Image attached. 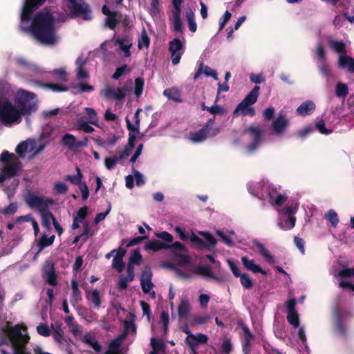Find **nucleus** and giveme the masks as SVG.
<instances>
[{
    "instance_id": "obj_1",
    "label": "nucleus",
    "mask_w": 354,
    "mask_h": 354,
    "mask_svg": "<svg viewBox=\"0 0 354 354\" xmlns=\"http://www.w3.org/2000/svg\"><path fill=\"white\" fill-rule=\"evenodd\" d=\"M53 8L46 7L38 12L32 18L30 27H21L26 32H29L39 43L52 46L58 41L55 29V17Z\"/></svg>"
},
{
    "instance_id": "obj_2",
    "label": "nucleus",
    "mask_w": 354,
    "mask_h": 354,
    "mask_svg": "<svg viewBox=\"0 0 354 354\" xmlns=\"http://www.w3.org/2000/svg\"><path fill=\"white\" fill-rule=\"evenodd\" d=\"M26 204L32 209H36L40 216L41 225L48 231L50 230V221L52 223L56 219L53 214L50 211L49 207L55 204V201L50 198H43L30 193L26 197Z\"/></svg>"
},
{
    "instance_id": "obj_3",
    "label": "nucleus",
    "mask_w": 354,
    "mask_h": 354,
    "mask_svg": "<svg viewBox=\"0 0 354 354\" xmlns=\"http://www.w3.org/2000/svg\"><path fill=\"white\" fill-rule=\"evenodd\" d=\"M15 103L21 118L31 115L38 109L36 94L24 89H19L17 92Z\"/></svg>"
},
{
    "instance_id": "obj_4",
    "label": "nucleus",
    "mask_w": 354,
    "mask_h": 354,
    "mask_svg": "<svg viewBox=\"0 0 354 354\" xmlns=\"http://www.w3.org/2000/svg\"><path fill=\"white\" fill-rule=\"evenodd\" d=\"M17 107L8 97H0V122L6 127H11L21 121Z\"/></svg>"
},
{
    "instance_id": "obj_5",
    "label": "nucleus",
    "mask_w": 354,
    "mask_h": 354,
    "mask_svg": "<svg viewBox=\"0 0 354 354\" xmlns=\"http://www.w3.org/2000/svg\"><path fill=\"white\" fill-rule=\"evenodd\" d=\"M0 171L8 178L19 175L22 163L19 157L8 151H3L0 155Z\"/></svg>"
},
{
    "instance_id": "obj_6",
    "label": "nucleus",
    "mask_w": 354,
    "mask_h": 354,
    "mask_svg": "<svg viewBox=\"0 0 354 354\" xmlns=\"http://www.w3.org/2000/svg\"><path fill=\"white\" fill-rule=\"evenodd\" d=\"M26 333H23L20 325L17 324L9 330L8 336L12 344L14 354H31L27 351V344L30 337L27 334V328L24 327Z\"/></svg>"
},
{
    "instance_id": "obj_7",
    "label": "nucleus",
    "mask_w": 354,
    "mask_h": 354,
    "mask_svg": "<svg viewBox=\"0 0 354 354\" xmlns=\"http://www.w3.org/2000/svg\"><path fill=\"white\" fill-rule=\"evenodd\" d=\"M260 87L255 86L252 91L245 97L241 102H240L233 112V116L237 117L239 113L241 112L243 116L249 115L253 117L255 115V110L252 105L255 104L259 95Z\"/></svg>"
},
{
    "instance_id": "obj_8",
    "label": "nucleus",
    "mask_w": 354,
    "mask_h": 354,
    "mask_svg": "<svg viewBox=\"0 0 354 354\" xmlns=\"http://www.w3.org/2000/svg\"><path fill=\"white\" fill-rule=\"evenodd\" d=\"M156 237L163 240L165 242L157 239L150 241L145 244V250H152L153 252L160 251L161 250H167L169 248V243H172L174 240L173 236L166 231L156 233Z\"/></svg>"
},
{
    "instance_id": "obj_9",
    "label": "nucleus",
    "mask_w": 354,
    "mask_h": 354,
    "mask_svg": "<svg viewBox=\"0 0 354 354\" xmlns=\"http://www.w3.org/2000/svg\"><path fill=\"white\" fill-rule=\"evenodd\" d=\"M244 133L248 134L252 140V142L247 146V151L252 153L263 141V132L259 126L251 124L244 130Z\"/></svg>"
},
{
    "instance_id": "obj_10",
    "label": "nucleus",
    "mask_w": 354,
    "mask_h": 354,
    "mask_svg": "<svg viewBox=\"0 0 354 354\" xmlns=\"http://www.w3.org/2000/svg\"><path fill=\"white\" fill-rule=\"evenodd\" d=\"M64 3H66L67 7L71 10L72 15H82V18L85 20H90L92 18L91 11L88 9V5L83 6L79 3L76 0H62Z\"/></svg>"
},
{
    "instance_id": "obj_11",
    "label": "nucleus",
    "mask_w": 354,
    "mask_h": 354,
    "mask_svg": "<svg viewBox=\"0 0 354 354\" xmlns=\"http://www.w3.org/2000/svg\"><path fill=\"white\" fill-rule=\"evenodd\" d=\"M46 0H25L21 13V20L28 21L31 19V16L35 10L39 6L43 5Z\"/></svg>"
},
{
    "instance_id": "obj_12",
    "label": "nucleus",
    "mask_w": 354,
    "mask_h": 354,
    "mask_svg": "<svg viewBox=\"0 0 354 354\" xmlns=\"http://www.w3.org/2000/svg\"><path fill=\"white\" fill-rule=\"evenodd\" d=\"M289 125V120L287 118L286 115L281 111L277 115V117L273 120L270 129L274 134L280 136L286 131Z\"/></svg>"
},
{
    "instance_id": "obj_13",
    "label": "nucleus",
    "mask_w": 354,
    "mask_h": 354,
    "mask_svg": "<svg viewBox=\"0 0 354 354\" xmlns=\"http://www.w3.org/2000/svg\"><path fill=\"white\" fill-rule=\"evenodd\" d=\"M88 137H84L82 140L77 141L75 136L70 133L65 134L62 139V144L67 147L70 150H75L88 146Z\"/></svg>"
},
{
    "instance_id": "obj_14",
    "label": "nucleus",
    "mask_w": 354,
    "mask_h": 354,
    "mask_svg": "<svg viewBox=\"0 0 354 354\" xmlns=\"http://www.w3.org/2000/svg\"><path fill=\"white\" fill-rule=\"evenodd\" d=\"M183 43L179 39H174L169 42V50L171 53L172 64L176 65L180 62L183 52Z\"/></svg>"
},
{
    "instance_id": "obj_15",
    "label": "nucleus",
    "mask_w": 354,
    "mask_h": 354,
    "mask_svg": "<svg viewBox=\"0 0 354 354\" xmlns=\"http://www.w3.org/2000/svg\"><path fill=\"white\" fill-rule=\"evenodd\" d=\"M333 330L338 335L344 339H346L347 326L344 323L340 312L337 308L335 309L333 317Z\"/></svg>"
},
{
    "instance_id": "obj_16",
    "label": "nucleus",
    "mask_w": 354,
    "mask_h": 354,
    "mask_svg": "<svg viewBox=\"0 0 354 354\" xmlns=\"http://www.w3.org/2000/svg\"><path fill=\"white\" fill-rule=\"evenodd\" d=\"M151 279L152 273L151 269L149 266H145L140 277V285L145 293H149L153 288V284L151 282Z\"/></svg>"
},
{
    "instance_id": "obj_17",
    "label": "nucleus",
    "mask_w": 354,
    "mask_h": 354,
    "mask_svg": "<svg viewBox=\"0 0 354 354\" xmlns=\"http://www.w3.org/2000/svg\"><path fill=\"white\" fill-rule=\"evenodd\" d=\"M128 91L129 88L126 86L117 88L108 86L103 91V95L106 98L121 100L126 96Z\"/></svg>"
},
{
    "instance_id": "obj_18",
    "label": "nucleus",
    "mask_w": 354,
    "mask_h": 354,
    "mask_svg": "<svg viewBox=\"0 0 354 354\" xmlns=\"http://www.w3.org/2000/svg\"><path fill=\"white\" fill-rule=\"evenodd\" d=\"M36 142L33 139H27L21 142L16 147L15 151L19 157L24 158L27 152L31 153L35 149Z\"/></svg>"
},
{
    "instance_id": "obj_19",
    "label": "nucleus",
    "mask_w": 354,
    "mask_h": 354,
    "mask_svg": "<svg viewBox=\"0 0 354 354\" xmlns=\"http://www.w3.org/2000/svg\"><path fill=\"white\" fill-rule=\"evenodd\" d=\"M86 299L91 303V307L93 308L98 309L100 308L102 304V297L99 290H86Z\"/></svg>"
},
{
    "instance_id": "obj_20",
    "label": "nucleus",
    "mask_w": 354,
    "mask_h": 354,
    "mask_svg": "<svg viewBox=\"0 0 354 354\" xmlns=\"http://www.w3.org/2000/svg\"><path fill=\"white\" fill-rule=\"evenodd\" d=\"M268 195L269 197V202L272 205L277 206H281L288 199L286 196L278 194L276 188L274 187H269Z\"/></svg>"
},
{
    "instance_id": "obj_21",
    "label": "nucleus",
    "mask_w": 354,
    "mask_h": 354,
    "mask_svg": "<svg viewBox=\"0 0 354 354\" xmlns=\"http://www.w3.org/2000/svg\"><path fill=\"white\" fill-rule=\"evenodd\" d=\"M241 259L244 268L247 270L251 271L254 274L261 273L263 275L267 274V272L263 270L259 265L256 264L254 259H249L247 257H242Z\"/></svg>"
},
{
    "instance_id": "obj_22",
    "label": "nucleus",
    "mask_w": 354,
    "mask_h": 354,
    "mask_svg": "<svg viewBox=\"0 0 354 354\" xmlns=\"http://www.w3.org/2000/svg\"><path fill=\"white\" fill-rule=\"evenodd\" d=\"M315 109V104L313 101L308 100L301 103L297 109V113L301 116L310 115Z\"/></svg>"
},
{
    "instance_id": "obj_23",
    "label": "nucleus",
    "mask_w": 354,
    "mask_h": 354,
    "mask_svg": "<svg viewBox=\"0 0 354 354\" xmlns=\"http://www.w3.org/2000/svg\"><path fill=\"white\" fill-rule=\"evenodd\" d=\"M338 66L340 68H346L348 72L354 73V58L345 55H341L338 59Z\"/></svg>"
},
{
    "instance_id": "obj_24",
    "label": "nucleus",
    "mask_w": 354,
    "mask_h": 354,
    "mask_svg": "<svg viewBox=\"0 0 354 354\" xmlns=\"http://www.w3.org/2000/svg\"><path fill=\"white\" fill-rule=\"evenodd\" d=\"M189 310L190 305L189 300L187 298L182 299L178 307V315L179 318H186L189 313Z\"/></svg>"
},
{
    "instance_id": "obj_25",
    "label": "nucleus",
    "mask_w": 354,
    "mask_h": 354,
    "mask_svg": "<svg viewBox=\"0 0 354 354\" xmlns=\"http://www.w3.org/2000/svg\"><path fill=\"white\" fill-rule=\"evenodd\" d=\"M174 253L175 257L178 256V254L180 253H187V249L186 247L180 242L176 241L173 243H169V248Z\"/></svg>"
},
{
    "instance_id": "obj_26",
    "label": "nucleus",
    "mask_w": 354,
    "mask_h": 354,
    "mask_svg": "<svg viewBox=\"0 0 354 354\" xmlns=\"http://www.w3.org/2000/svg\"><path fill=\"white\" fill-rule=\"evenodd\" d=\"M208 132L201 128L199 131L190 133V138L194 142H201L207 138Z\"/></svg>"
},
{
    "instance_id": "obj_27",
    "label": "nucleus",
    "mask_w": 354,
    "mask_h": 354,
    "mask_svg": "<svg viewBox=\"0 0 354 354\" xmlns=\"http://www.w3.org/2000/svg\"><path fill=\"white\" fill-rule=\"evenodd\" d=\"M55 239V235H52L50 237H48L46 234H44L39 241L38 242V247L39 248V250L42 251L45 248L51 245Z\"/></svg>"
},
{
    "instance_id": "obj_28",
    "label": "nucleus",
    "mask_w": 354,
    "mask_h": 354,
    "mask_svg": "<svg viewBox=\"0 0 354 354\" xmlns=\"http://www.w3.org/2000/svg\"><path fill=\"white\" fill-rule=\"evenodd\" d=\"M324 218L330 223L333 227H336L339 223V218L337 212L330 209L324 215Z\"/></svg>"
},
{
    "instance_id": "obj_29",
    "label": "nucleus",
    "mask_w": 354,
    "mask_h": 354,
    "mask_svg": "<svg viewBox=\"0 0 354 354\" xmlns=\"http://www.w3.org/2000/svg\"><path fill=\"white\" fill-rule=\"evenodd\" d=\"M83 175L81 173L80 169L77 167V174L75 175H67L65 176V180L70 181L72 184L76 185H80L82 184V180Z\"/></svg>"
},
{
    "instance_id": "obj_30",
    "label": "nucleus",
    "mask_w": 354,
    "mask_h": 354,
    "mask_svg": "<svg viewBox=\"0 0 354 354\" xmlns=\"http://www.w3.org/2000/svg\"><path fill=\"white\" fill-rule=\"evenodd\" d=\"M254 244L259 249V252L266 259L267 261L271 262L273 261V257L270 254L268 250L261 243L257 241H254Z\"/></svg>"
},
{
    "instance_id": "obj_31",
    "label": "nucleus",
    "mask_w": 354,
    "mask_h": 354,
    "mask_svg": "<svg viewBox=\"0 0 354 354\" xmlns=\"http://www.w3.org/2000/svg\"><path fill=\"white\" fill-rule=\"evenodd\" d=\"M348 94V86L342 82H338L335 88V95L338 97H346Z\"/></svg>"
},
{
    "instance_id": "obj_32",
    "label": "nucleus",
    "mask_w": 354,
    "mask_h": 354,
    "mask_svg": "<svg viewBox=\"0 0 354 354\" xmlns=\"http://www.w3.org/2000/svg\"><path fill=\"white\" fill-rule=\"evenodd\" d=\"M56 272L54 263L51 260L45 261L41 268L42 277H45L47 274Z\"/></svg>"
},
{
    "instance_id": "obj_33",
    "label": "nucleus",
    "mask_w": 354,
    "mask_h": 354,
    "mask_svg": "<svg viewBox=\"0 0 354 354\" xmlns=\"http://www.w3.org/2000/svg\"><path fill=\"white\" fill-rule=\"evenodd\" d=\"M205 239L206 240V245L205 248H207L208 249H211L212 248H214L215 245L217 243L216 239L214 237V236L209 232H203L200 233Z\"/></svg>"
},
{
    "instance_id": "obj_34",
    "label": "nucleus",
    "mask_w": 354,
    "mask_h": 354,
    "mask_svg": "<svg viewBox=\"0 0 354 354\" xmlns=\"http://www.w3.org/2000/svg\"><path fill=\"white\" fill-rule=\"evenodd\" d=\"M186 18L189 30L192 32H195L197 30V24L195 21V15L194 12L192 10L186 12Z\"/></svg>"
},
{
    "instance_id": "obj_35",
    "label": "nucleus",
    "mask_w": 354,
    "mask_h": 354,
    "mask_svg": "<svg viewBox=\"0 0 354 354\" xmlns=\"http://www.w3.org/2000/svg\"><path fill=\"white\" fill-rule=\"evenodd\" d=\"M331 48L338 53L346 54V45L342 41L329 40Z\"/></svg>"
},
{
    "instance_id": "obj_36",
    "label": "nucleus",
    "mask_w": 354,
    "mask_h": 354,
    "mask_svg": "<svg viewBox=\"0 0 354 354\" xmlns=\"http://www.w3.org/2000/svg\"><path fill=\"white\" fill-rule=\"evenodd\" d=\"M194 272L198 274L203 275L211 279L215 278L212 271V269L209 266H198L196 268Z\"/></svg>"
},
{
    "instance_id": "obj_37",
    "label": "nucleus",
    "mask_w": 354,
    "mask_h": 354,
    "mask_svg": "<svg viewBox=\"0 0 354 354\" xmlns=\"http://www.w3.org/2000/svg\"><path fill=\"white\" fill-rule=\"evenodd\" d=\"M15 63L20 67L24 69L34 70L35 66L29 62L25 57H18L15 59Z\"/></svg>"
},
{
    "instance_id": "obj_38",
    "label": "nucleus",
    "mask_w": 354,
    "mask_h": 354,
    "mask_svg": "<svg viewBox=\"0 0 354 354\" xmlns=\"http://www.w3.org/2000/svg\"><path fill=\"white\" fill-rule=\"evenodd\" d=\"M240 283L241 286L247 290H250L253 287V281L247 273H243L240 276Z\"/></svg>"
},
{
    "instance_id": "obj_39",
    "label": "nucleus",
    "mask_w": 354,
    "mask_h": 354,
    "mask_svg": "<svg viewBox=\"0 0 354 354\" xmlns=\"http://www.w3.org/2000/svg\"><path fill=\"white\" fill-rule=\"evenodd\" d=\"M84 110L85 113L87 114L90 119L89 123L96 127H99L98 118L97 116V112L95 111V110L90 107H86Z\"/></svg>"
},
{
    "instance_id": "obj_40",
    "label": "nucleus",
    "mask_w": 354,
    "mask_h": 354,
    "mask_svg": "<svg viewBox=\"0 0 354 354\" xmlns=\"http://www.w3.org/2000/svg\"><path fill=\"white\" fill-rule=\"evenodd\" d=\"M173 30L176 32L183 33V23L180 19V13H173Z\"/></svg>"
},
{
    "instance_id": "obj_41",
    "label": "nucleus",
    "mask_w": 354,
    "mask_h": 354,
    "mask_svg": "<svg viewBox=\"0 0 354 354\" xmlns=\"http://www.w3.org/2000/svg\"><path fill=\"white\" fill-rule=\"evenodd\" d=\"M150 45V39L145 30H143L140 37L138 38V47L142 49V47L148 48Z\"/></svg>"
},
{
    "instance_id": "obj_42",
    "label": "nucleus",
    "mask_w": 354,
    "mask_h": 354,
    "mask_svg": "<svg viewBox=\"0 0 354 354\" xmlns=\"http://www.w3.org/2000/svg\"><path fill=\"white\" fill-rule=\"evenodd\" d=\"M142 262V256L141 255L140 250L138 249H136L133 251V252L131 254L129 260V263L136 265V266H140Z\"/></svg>"
},
{
    "instance_id": "obj_43",
    "label": "nucleus",
    "mask_w": 354,
    "mask_h": 354,
    "mask_svg": "<svg viewBox=\"0 0 354 354\" xmlns=\"http://www.w3.org/2000/svg\"><path fill=\"white\" fill-rule=\"evenodd\" d=\"M145 80L142 77H137L135 80L134 94L137 97H140L143 92Z\"/></svg>"
},
{
    "instance_id": "obj_44",
    "label": "nucleus",
    "mask_w": 354,
    "mask_h": 354,
    "mask_svg": "<svg viewBox=\"0 0 354 354\" xmlns=\"http://www.w3.org/2000/svg\"><path fill=\"white\" fill-rule=\"evenodd\" d=\"M287 320L288 323L294 328H297L299 326V318L297 312H292L287 313Z\"/></svg>"
},
{
    "instance_id": "obj_45",
    "label": "nucleus",
    "mask_w": 354,
    "mask_h": 354,
    "mask_svg": "<svg viewBox=\"0 0 354 354\" xmlns=\"http://www.w3.org/2000/svg\"><path fill=\"white\" fill-rule=\"evenodd\" d=\"M216 234L226 245L232 247L234 245L233 240L223 231L216 230Z\"/></svg>"
},
{
    "instance_id": "obj_46",
    "label": "nucleus",
    "mask_w": 354,
    "mask_h": 354,
    "mask_svg": "<svg viewBox=\"0 0 354 354\" xmlns=\"http://www.w3.org/2000/svg\"><path fill=\"white\" fill-rule=\"evenodd\" d=\"M11 91V86L7 82L0 80V97H7Z\"/></svg>"
},
{
    "instance_id": "obj_47",
    "label": "nucleus",
    "mask_w": 354,
    "mask_h": 354,
    "mask_svg": "<svg viewBox=\"0 0 354 354\" xmlns=\"http://www.w3.org/2000/svg\"><path fill=\"white\" fill-rule=\"evenodd\" d=\"M295 222H296L295 217L293 216H289L288 217L287 220L286 221L285 225L281 223H279L278 225L283 230H290L295 227Z\"/></svg>"
},
{
    "instance_id": "obj_48",
    "label": "nucleus",
    "mask_w": 354,
    "mask_h": 354,
    "mask_svg": "<svg viewBox=\"0 0 354 354\" xmlns=\"http://www.w3.org/2000/svg\"><path fill=\"white\" fill-rule=\"evenodd\" d=\"M44 86L54 92H63L68 90V86L61 84L47 83L44 84Z\"/></svg>"
},
{
    "instance_id": "obj_49",
    "label": "nucleus",
    "mask_w": 354,
    "mask_h": 354,
    "mask_svg": "<svg viewBox=\"0 0 354 354\" xmlns=\"http://www.w3.org/2000/svg\"><path fill=\"white\" fill-rule=\"evenodd\" d=\"M73 88L76 89L77 91L80 93L84 92H89L94 90V87L91 85H88L86 82H80L75 86H73Z\"/></svg>"
},
{
    "instance_id": "obj_50",
    "label": "nucleus",
    "mask_w": 354,
    "mask_h": 354,
    "mask_svg": "<svg viewBox=\"0 0 354 354\" xmlns=\"http://www.w3.org/2000/svg\"><path fill=\"white\" fill-rule=\"evenodd\" d=\"M124 263L122 259L119 257H114L112 261V268L115 269L118 272H122L124 269Z\"/></svg>"
},
{
    "instance_id": "obj_51",
    "label": "nucleus",
    "mask_w": 354,
    "mask_h": 354,
    "mask_svg": "<svg viewBox=\"0 0 354 354\" xmlns=\"http://www.w3.org/2000/svg\"><path fill=\"white\" fill-rule=\"evenodd\" d=\"M189 240L193 243V245H194L196 247L198 248H205V246L206 245L205 241H204L202 239L198 237L194 233H192Z\"/></svg>"
},
{
    "instance_id": "obj_52",
    "label": "nucleus",
    "mask_w": 354,
    "mask_h": 354,
    "mask_svg": "<svg viewBox=\"0 0 354 354\" xmlns=\"http://www.w3.org/2000/svg\"><path fill=\"white\" fill-rule=\"evenodd\" d=\"M209 319H210V317L207 315H204V316H196L192 319V320L190 323V325L192 326H195L197 325H203V324H206L209 321Z\"/></svg>"
},
{
    "instance_id": "obj_53",
    "label": "nucleus",
    "mask_w": 354,
    "mask_h": 354,
    "mask_svg": "<svg viewBox=\"0 0 354 354\" xmlns=\"http://www.w3.org/2000/svg\"><path fill=\"white\" fill-rule=\"evenodd\" d=\"M117 15L118 13L115 12L106 18V25L111 30H114L116 28L118 24Z\"/></svg>"
},
{
    "instance_id": "obj_54",
    "label": "nucleus",
    "mask_w": 354,
    "mask_h": 354,
    "mask_svg": "<svg viewBox=\"0 0 354 354\" xmlns=\"http://www.w3.org/2000/svg\"><path fill=\"white\" fill-rule=\"evenodd\" d=\"M151 345L153 347V351L155 353L158 351H163L165 348V344L162 340L154 337L151 339Z\"/></svg>"
},
{
    "instance_id": "obj_55",
    "label": "nucleus",
    "mask_w": 354,
    "mask_h": 354,
    "mask_svg": "<svg viewBox=\"0 0 354 354\" xmlns=\"http://www.w3.org/2000/svg\"><path fill=\"white\" fill-rule=\"evenodd\" d=\"M122 42L123 41L120 39H115V44H118L120 49L124 52V56L129 57L131 55L130 48L132 46V44L123 45Z\"/></svg>"
},
{
    "instance_id": "obj_56",
    "label": "nucleus",
    "mask_w": 354,
    "mask_h": 354,
    "mask_svg": "<svg viewBox=\"0 0 354 354\" xmlns=\"http://www.w3.org/2000/svg\"><path fill=\"white\" fill-rule=\"evenodd\" d=\"M19 185V180H14L11 183L10 186H6L3 189L4 192L7 193L8 198L11 199V198L15 194V190Z\"/></svg>"
},
{
    "instance_id": "obj_57",
    "label": "nucleus",
    "mask_w": 354,
    "mask_h": 354,
    "mask_svg": "<svg viewBox=\"0 0 354 354\" xmlns=\"http://www.w3.org/2000/svg\"><path fill=\"white\" fill-rule=\"evenodd\" d=\"M315 127L322 134L328 135L333 132L332 129L326 128L325 122L323 119H321L316 123Z\"/></svg>"
},
{
    "instance_id": "obj_58",
    "label": "nucleus",
    "mask_w": 354,
    "mask_h": 354,
    "mask_svg": "<svg viewBox=\"0 0 354 354\" xmlns=\"http://www.w3.org/2000/svg\"><path fill=\"white\" fill-rule=\"evenodd\" d=\"M133 279H129L127 276H121L118 281V287L120 290H124L127 288L128 283L133 281Z\"/></svg>"
},
{
    "instance_id": "obj_59",
    "label": "nucleus",
    "mask_w": 354,
    "mask_h": 354,
    "mask_svg": "<svg viewBox=\"0 0 354 354\" xmlns=\"http://www.w3.org/2000/svg\"><path fill=\"white\" fill-rule=\"evenodd\" d=\"M126 122H127V128L129 131L132 132H137L139 133V129H140V119L135 120V124H133L130 122L128 118H125Z\"/></svg>"
},
{
    "instance_id": "obj_60",
    "label": "nucleus",
    "mask_w": 354,
    "mask_h": 354,
    "mask_svg": "<svg viewBox=\"0 0 354 354\" xmlns=\"http://www.w3.org/2000/svg\"><path fill=\"white\" fill-rule=\"evenodd\" d=\"M43 279L45 280L46 283L51 286H56L58 283L56 272L47 274L45 277H43Z\"/></svg>"
},
{
    "instance_id": "obj_61",
    "label": "nucleus",
    "mask_w": 354,
    "mask_h": 354,
    "mask_svg": "<svg viewBox=\"0 0 354 354\" xmlns=\"http://www.w3.org/2000/svg\"><path fill=\"white\" fill-rule=\"evenodd\" d=\"M54 190L58 194H65L68 190V187L64 183L58 182L55 184Z\"/></svg>"
},
{
    "instance_id": "obj_62",
    "label": "nucleus",
    "mask_w": 354,
    "mask_h": 354,
    "mask_svg": "<svg viewBox=\"0 0 354 354\" xmlns=\"http://www.w3.org/2000/svg\"><path fill=\"white\" fill-rule=\"evenodd\" d=\"M53 337L56 342L59 344H63L64 332L62 331L60 326H57L54 330Z\"/></svg>"
},
{
    "instance_id": "obj_63",
    "label": "nucleus",
    "mask_w": 354,
    "mask_h": 354,
    "mask_svg": "<svg viewBox=\"0 0 354 354\" xmlns=\"http://www.w3.org/2000/svg\"><path fill=\"white\" fill-rule=\"evenodd\" d=\"M274 109L272 106L266 108L263 112L264 120L270 121L274 119Z\"/></svg>"
},
{
    "instance_id": "obj_64",
    "label": "nucleus",
    "mask_w": 354,
    "mask_h": 354,
    "mask_svg": "<svg viewBox=\"0 0 354 354\" xmlns=\"http://www.w3.org/2000/svg\"><path fill=\"white\" fill-rule=\"evenodd\" d=\"M337 275L341 278L353 277H354V268H350L342 269L338 272Z\"/></svg>"
}]
</instances>
